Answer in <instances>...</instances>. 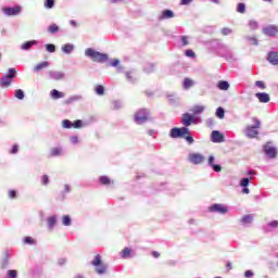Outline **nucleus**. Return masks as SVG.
<instances>
[{
	"instance_id": "obj_1",
	"label": "nucleus",
	"mask_w": 278,
	"mask_h": 278,
	"mask_svg": "<svg viewBox=\"0 0 278 278\" xmlns=\"http://www.w3.org/2000/svg\"><path fill=\"white\" fill-rule=\"evenodd\" d=\"M85 55L91 58L92 62L103 63L108 60V54L94 51L92 48H88L85 51Z\"/></svg>"
},
{
	"instance_id": "obj_2",
	"label": "nucleus",
	"mask_w": 278,
	"mask_h": 278,
	"mask_svg": "<svg viewBox=\"0 0 278 278\" xmlns=\"http://www.w3.org/2000/svg\"><path fill=\"white\" fill-rule=\"evenodd\" d=\"M85 55L91 58L92 62L103 63L108 60V54L94 51L92 48H88L85 51Z\"/></svg>"
},
{
	"instance_id": "obj_3",
	"label": "nucleus",
	"mask_w": 278,
	"mask_h": 278,
	"mask_svg": "<svg viewBox=\"0 0 278 278\" xmlns=\"http://www.w3.org/2000/svg\"><path fill=\"white\" fill-rule=\"evenodd\" d=\"M151 112L148 109H139L135 114H134V121L137 123V125H142L149 121Z\"/></svg>"
},
{
	"instance_id": "obj_4",
	"label": "nucleus",
	"mask_w": 278,
	"mask_h": 278,
	"mask_svg": "<svg viewBox=\"0 0 278 278\" xmlns=\"http://www.w3.org/2000/svg\"><path fill=\"white\" fill-rule=\"evenodd\" d=\"M16 77V70L15 68H9L8 74L2 76L0 80V86L2 88H9V86L12 84V79Z\"/></svg>"
},
{
	"instance_id": "obj_5",
	"label": "nucleus",
	"mask_w": 278,
	"mask_h": 278,
	"mask_svg": "<svg viewBox=\"0 0 278 278\" xmlns=\"http://www.w3.org/2000/svg\"><path fill=\"white\" fill-rule=\"evenodd\" d=\"M254 125L253 126H248L247 130H245V135L248 136V138H256L257 134H260L257 131V129H260L261 127V123L260 119H257L256 117L252 118Z\"/></svg>"
},
{
	"instance_id": "obj_6",
	"label": "nucleus",
	"mask_w": 278,
	"mask_h": 278,
	"mask_svg": "<svg viewBox=\"0 0 278 278\" xmlns=\"http://www.w3.org/2000/svg\"><path fill=\"white\" fill-rule=\"evenodd\" d=\"M91 264L96 267V273H98V275H103L105 270H108V266H105L101 260V254H97Z\"/></svg>"
},
{
	"instance_id": "obj_7",
	"label": "nucleus",
	"mask_w": 278,
	"mask_h": 278,
	"mask_svg": "<svg viewBox=\"0 0 278 278\" xmlns=\"http://www.w3.org/2000/svg\"><path fill=\"white\" fill-rule=\"evenodd\" d=\"M188 134H190V130L186 127H181V128H172L169 136L170 138H186V136H188Z\"/></svg>"
},
{
	"instance_id": "obj_8",
	"label": "nucleus",
	"mask_w": 278,
	"mask_h": 278,
	"mask_svg": "<svg viewBox=\"0 0 278 278\" xmlns=\"http://www.w3.org/2000/svg\"><path fill=\"white\" fill-rule=\"evenodd\" d=\"M208 210L214 214H227V212H229V208L227 207V205H224V204H213L210 206Z\"/></svg>"
},
{
	"instance_id": "obj_9",
	"label": "nucleus",
	"mask_w": 278,
	"mask_h": 278,
	"mask_svg": "<svg viewBox=\"0 0 278 278\" xmlns=\"http://www.w3.org/2000/svg\"><path fill=\"white\" fill-rule=\"evenodd\" d=\"M2 12L3 14H5V16H18V14H21V7L20 5H15L13 8H2Z\"/></svg>"
},
{
	"instance_id": "obj_10",
	"label": "nucleus",
	"mask_w": 278,
	"mask_h": 278,
	"mask_svg": "<svg viewBox=\"0 0 278 278\" xmlns=\"http://www.w3.org/2000/svg\"><path fill=\"white\" fill-rule=\"evenodd\" d=\"M189 162H191V164H203L205 156L201 153H191L189 154Z\"/></svg>"
},
{
	"instance_id": "obj_11",
	"label": "nucleus",
	"mask_w": 278,
	"mask_h": 278,
	"mask_svg": "<svg viewBox=\"0 0 278 278\" xmlns=\"http://www.w3.org/2000/svg\"><path fill=\"white\" fill-rule=\"evenodd\" d=\"M263 34H265V36L275 37L278 34V27L276 25H269L263 28Z\"/></svg>"
},
{
	"instance_id": "obj_12",
	"label": "nucleus",
	"mask_w": 278,
	"mask_h": 278,
	"mask_svg": "<svg viewBox=\"0 0 278 278\" xmlns=\"http://www.w3.org/2000/svg\"><path fill=\"white\" fill-rule=\"evenodd\" d=\"M264 153L265 155H268L270 160H275V157H277V150L270 144L264 146Z\"/></svg>"
},
{
	"instance_id": "obj_13",
	"label": "nucleus",
	"mask_w": 278,
	"mask_h": 278,
	"mask_svg": "<svg viewBox=\"0 0 278 278\" xmlns=\"http://www.w3.org/2000/svg\"><path fill=\"white\" fill-rule=\"evenodd\" d=\"M212 142H225V136L218 130H213L211 135Z\"/></svg>"
},
{
	"instance_id": "obj_14",
	"label": "nucleus",
	"mask_w": 278,
	"mask_h": 278,
	"mask_svg": "<svg viewBox=\"0 0 278 278\" xmlns=\"http://www.w3.org/2000/svg\"><path fill=\"white\" fill-rule=\"evenodd\" d=\"M267 60L269 64H273L274 66H278V53L277 52H269Z\"/></svg>"
},
{
	"instance_id": "obj_15",
	"label": "nucleus",
	"mask_w": 278,
	"mask_h": 278,
	"mask_svg": "<svg viewBox=\"0 0 278 278\" xmlns=\"http://www.w3.org/2000/svg\"><path fill=\"white\" fill-rule=\"evenodd\" d=\"M193 121H194V117L192 115L188 113L182 115V125H185V127H190Z\"/></svg>"
},
{
	"instance_id": "obj_16",
	"label": "nucleus",
	"mask_w": 278,
	"mask_h": 278,
	"mask_svg": "<svg viewBox=\"0 0 278 278\" xmlns=\"http://www.w3.org/2000/svg\"><path fill=\"white\" fill-rule=\"evenodd\" d=\"M255 97L258 99L260 103H268V101H270V96L266 92L256 93Z\"/></svg>"
},
{
	"instance_id": "obj_17",
	"label": "nucleus",
	"mask_w": 278,
	"mask_h": 278,
	"mask_svg": "<svg viewBox=\"0 0 278 278\" xmlns=\"http://www.w3.org/2000/svg\"><path fill=\"white\" fill-rule=\"evenodd\" d=\"M51 99L58 100V99H64V92L58 91L56 89H52L50 91Z\"/></svg>"
},
{
	"instance_id": "obj_18",
	"label": "nucleus",
	"mask_w": 278,
	"mask_h": 278,
	"mask_svg": "<svg viewBox=\"0 0 278 278\" xmlns=\"http://www.w3.org/2000/svg\"><path fill=\"white\" fill-rule=\"evenodd\" d=\"M62 155V148H52L49 152V157H60Z\"/></svg>"
},
{
	"instance_id": "obj_19",
	"label": "nucleus",
	"mask_w": 278,
	"mask_h": 278,
	"mask_svg": "<svg viewBox=\"0 0 278 278\" xmlns=\"http://www.w3.org/2000/svg\"><path fill=\"white\" fill-rule=\"evenodd\" d=\"M204 111H205V106H203V105H195V106L191 108V110H190V112H192V114L194 116L201 114Z\"/></svg>"
},
{
	"instance_id": "obj_20",
	"label": "nucleus",
	"mask_w": 278,
	"mask_h": 278,
	"mask_svg": "<svg viewBox=\"0 0 278 278\" xmlns=\"http://www.w3.org/2000/svg\"><path fill=\"white\" fill-rule=\"evenodd\" d=\"M131 253H132V250L129 249V248H124L121 252V257H123V260H127L129 257H131Z\"/></svg>"
},
{
	"instance_id": "obj_21",
	"label": "nucleus",
	"mask_w": 278,
	"mask_h": 278,
	"mask_svg": "<svg viewBox=\"0 0 278 278\" xmlns=\"http://www.w3.org/2000/svg\"><path fill=\"white\" fill-rule=\"evenodd\" d=\"M174 17H175V13H173L172 10H165L162 13L161 21H164L165 18H174Z\"/></svg>"
},
{
	"instance_id": "obj_22",
	"label": "nucleus",
	"mask_w": 278,
	"mask_h": 278,
	"mask_svg": "<svg viewBox=\"0 0 278 278\" xmlns=\"http://www.w3.org/2000/svg\"><path fill=\"white\" fill-rule=\"evenodd\" d=\"M240 223H242V225H251L253 223V215H244L240 219Z\"/></svg>"
},
{
	"instance_id": "obj_23",
	"label": "nucleus",
	"mask_w": 278,
	"mask_h": 278,
	"mask_svg": "<svg viewBox=\"0 0 278 278\" xmlns=\"http://www.w3.org/2000/svg\"><path fill=\"white\" fill-rule=\"evenodd\" d=\"M47 223H48V228L51 231L53 227H55V223H58V219L55 218V216H51V217H48Z\"/></svg>"
},
{
	"instance_id": "obj_24",
	"label": "nucleus",
	"mask_w": 278,
	"mask_h": 278,
	"mask_svg": "<svg viewBox=\"0 0 278 278\" xmlns=\"http://www.w3.org/2000/svg\"><path fill=\"white\" fill-rule=\"evenodd\" d=\"M217 88L219 90H229V83L227 80H220L218 84H217Z\"/></svg>"
},
{
	"instance_id": "obj_25",
	"label": "nucleus",
	"mask_w": 278,
	"mask_h": 278,
	"mask_svg": "<svg viewBox=\"0 0 278 278\" xmlns=\"http://www.w3.org/2000/svg\"><path fill=\"white\" fill-rule=\"evenodd\" d=\"M192 86H194V80L193 79H190V78H185L184 80V88L186 90L192 88Z\"/></svg>"
},
{
	"instance_id": "obj_26",
	"label": "nucleus",
	"mask_w": 278,
	"mask_h": 278,
	"mask_svg": "<svg viewBox=\"0 0 278 278\" xmlns=\"http://www.w3.org/2000/svg\"><path fill=\"white\" fill-rule=\"evenodd\" d=\"M47 66H49V62L43 61V62L37 64L34 68V71H36L38 73L39 71H42V68H47Z\"/></svg>"
},
{
	"instance_id": "obj_27",
	"label": "nucleus",
	"mask_w": 278,
	"mask_h": 278,
	"mask_svg": "<svg viewBox=\"0 0 278 278\" xmlns=\"http://www.w3.org/2000/svg\"><path fill=\"white\" fill-rule=\"evenodd\" d=\"M48 31L49 34H58V31H60V26H58V24H51L48 27Z\"/></svg>"
},
{
	"instance_id": "obj_28",
	"label": "nucleus",
	"mask_w": 278,
	"mask_h": 278,
	"mask_svg": "<svg viewBox=\"0 0 278 278\" xmlns=\"http://www.w3.org/2000/svg\"><path fill=\"white\" fill-rule=\"evenodd\" d=\"M100 184H102V186H110V184H112V180L108 176H101Z\"/></svg>"
},
{
	"instance_id": "obj_29",
	"label": "nucleus",
	"mask_w": 278,
	"mask_h": 278,
	"mask_svg": "<svg viewBox=\"0 0 278 278\" xmlns=\"http://www.w3.org/2000/svg\"><path fill=\"white\" fill-rule=\"evenodd\" d=\"M96 94H99L100 97H102V94H105V88H103V86L98 85L94 88Z\"/></svg>"
},
{
	"instance_id": "obj_30",
	"label": "nucleus",
	"mask_w": 278,
	"mask_h": 278,
	"mask_svg": "<svg viewBox=\"0 0 278 278\" xmlns=\"http://www.w3.org/2000/svg\"><path fill=\"white\" fill-rule=\"evenodd\" d=\"M62 223H63V225L65 226V227H71V216H68V215H64L63 217H62Z\"/></svg>"
},
{
	"instance_id": "obj_31",
	"label": "nucleus",
	"mask_w": 278,
	"mask_h": 278,
	"mask_svg": "<svg viewBox=\"0 0 278 278\" xmlns=\"http://www.w3.org/2000/svg\"><path fill=\"white\" fill-rule=\"evenodd\" d=\"M237 12H239V14H244V12H247V5L244 3H239L237 5Z\"/></svg>"
},
{
	"instance_id": "obj_32",
	"label": "nucleus",
	"mask_w": 278,
	"mask_h": 278,
	"mask_svg": "<svg viewBox=\"0 0 278 278\" xmlns=\"http://www.w3.org/2000/svg\"><path fill=\"white\" fill-rule=\"evenodd\" d=\"M62 51L64 53H71V51H73V46L71 43H66L62 47Z\"/></svg>"
},
{
	"instance_id": "obj_33",
	"label": "nucleus",
	"mask_w": 278,
	"mask_h": 278,
	"mask_svg": "<svg viewBox=\"0 0 278 278\" xmlns=\"http://www.w3.org/2000/svg\"><path fill=\"white\" fill-rule=\"evenodd\" d=\"M53 5H55V0H46L45 1V8H47L48 10H51V8H53Z\"/></svg>"
},
{
	"instance_id": "obj_34",
	"label": "nucleus",
	"mask_w": 278,
	"mask_h": 278,
	"mask_svg": "<svg viewBox=\"0 0 278 278\" xmlns=\"http://www.w3.org/2000/svg\"><path fill=\"white\" fill-rule=\"evenodd\" d=\"M62 127H63L64 129H71V127H73V123H71V121H68V119H64V121L62 122Z\"/></svg>"
},
{
	"instance_id": "obj_35",
	"label": "nucleus",
	"mask_w": 278,
	"mask_h": 278,
	"mask_svg": "<svg viewBox=\"0 0 278 278\" xmlns=\"http://www.w3.org/2000/svg\"><path fill=\"white\" fill-rule=\"evenodd\" d=\"M216 116H217L218 118H225V110H224L223 108H218V109L216 110Z\"/></svg>"
},
{
	"instance_id": "obj_36",
	"label": "nucleus",
	"mask_w": 278,
	"mask_h": 278,
	"mask_svg": "<svg viewBox=\"0 0 278 278\" xmlns=\"http://www.w3.org/2000/svg\"><path fill=\"white\" fill-rule=\"evenodd\" d=\"M46 49L49 53H55V45L47 43Z\"/></svg>"
},
{
	"instance_id": "obj_37",
	"label": "nucleus",
	"mask_w": 278,
	"mask_h": 278,
	"mask_svg": "<svg viewBox=\"0 0 278 278\" xmlns=\"http://www.w3.org/2000/svg\"><path fill=\"white\" fill-rule=\"evenodd\" d=\"M15 97L16 99L23 100L25 99V93L21 89H17L15 90Z\"/></svg>"
},
{
	"instance_id": "obj_38",
	"label": "nucleus",
	"mask_w": 278,
	"mask_h": 278,
	"mask_svg": "<svg viewBox=\"0 0 278 278\" xmlns=\"http://www.w3.org/2000/svg\"><path fill=\"white\" fill-rule=\"evenodd\" d=\"M255 86H257V88H261V90H266V85L262 80H257L255 83Z\"/></svg>"
},
{
	"instance_id": "obj_39",
	"label": "nucleus",
	"mask_w": 278,
	"mask_h": 278,
	"mask_svg": "<svg viewBox=\"0 0 278 278\" xmlns=\"http://www.w3.org/2000/svg\"><path fill=\"white\" fill-rule=\"evenodd\" d=\"M72 127H73L74 129H80V127H81V121H80V119L75 121V122L72 124Z\"/></svg>"
},
{
	"instance_id": "obj_40",
	"label": "nucleus",
	"mask_w": 278,
	"mask_h": 278,
	"mask_svg": "<svg viewBox=\"0 0 278 278\" xmlns=\"http://www.w3.org/2000/svg\"><path fill=\"white\" fill-rule=\"evenodd\" d=\"M182 138H185L187 140L188 144H193L194 143V138H192V136H190V134L186 135Z\"/></svg>"
},
{
	"instance_id": "obj_41",
	"label": "nucleus",
	"mask_w": 278,
	"mask_h": 278,
	"mask_svg": "<svg viewBox=\"0 0 278 278\" xmlns=\"http://www.w3.org/2000/svg\"><path fill=\"white\" fill-rule=\"evenodd\" d=\"M31 47H34V42L31 41H27L22 46V49L27 50V49H31Z\"/></svg>"
},
{
	"instance_id": "obj_42",
	"label": "nucleus",
	"mask_w": 278,
	"mask_h": 278,
	"mask_svg": "<svg viewBox=\"0 0 278 278\" xmlns=\"http://www.w3.org/2000/svg\"><path fill=\"white\" fill-rule=\"evenodd\" d=\"M250 179L249 178H242L240 181V186H242V188H247V186H249Z\"/></svg>"
},
{
	"instance_id": "obj_43",
	"label": "nucleus",
	"mask_w": 278,
	"mask_h": 278,
	"mask_svg": "<svg viewBox=\"0 0 278 278\" xmlns=\"http://www.w3.org/2000/svg\"><path fill=\"white\" fill-rule=\"evenodd\" d=\"M41 182H42V186H48L49 185V176L48 175H43L41 177Z\"/></svg>"
},
{
	"instance_id": "obj_44",
	"label": "nucleus",
	"mask_w": 278,
	"mask_h": 278,
	"mask_svg": "<svg viewBox=\"0 0 278 278\" xmlns=\"http://www.w3.org/2000/svg\"><path fill=\"white\" fill-rule=\"evenodd\" d=\"M222 34L223 36H229V34H231V28H223Z\"/></svg>"
},
{
	"instance_id": "obj_45",
	"label": "nucleus",
	"mask_w": 278,
	"mask_h": 278,
	"mask_svg": "<svg viewBox=\"0 0 278 278\" xmlns=\"http://www.w3.org/2000/svg\"><path fill=\"white\" fill-rule=\"evenodd\" d=\"M186 55L187 58H195L194 51L190 49L186 51Z\"/></svg>"
},
{
	"instance_id": "obj_46",
	"label": "nucleus",
	"mask_w": 278,
	"mask_h": 278,
	"mask_svg": "<svg viewBox=\"0 0 278 278\" xmlns=\"http://www.w3.org/2000/svg\"><path fill=\"white\" fill-rule=\"evenodd\" d=\"M212 167H213V170H215V173H220V170H223V167L220 165L214 164L212 165Z\"/></svg>"
},
{
	"instance_id": "obj_47",
	"label": "nucleus",
	"mask_w": 278,
	"mask_h": 278,
	"mask_svg": "<svg viewBox=\"0 0 278 278\" xmlns=\"http://www.w3.org/2000/svg\"><path fill=\"white\" fill-rule=\"evenodd\" d=\"M24 242H25V244H34V238H31V237H26V238L24 239Z\"/></svg>"
},
{
	"instance_id": "obj_48",
	"label": "nucleus",
	"mask_w": 278,
	"mask_h": 278,
	"mask_svg": "<svg viewBox=\"0 0 278 278\" xmlns=\"http://www.w3.org/2000/svg\"><path fill=\"white\" fill-rule=\"evenodd\" d=\"M9 199H16V190L9 191Z\"/></svg>"
},
{
	"instance_id": "obj_49",
	"label": "nucleus",
	"mask_w": 278,
	"mask_h": 278,
	"mask_svg": "<svg viewBox=\"0 0 278 278\" xmlns=\"http://www.w3.org/2000/svg\"><path fill=\"white\" fill-rule=\"evenodd\" d=\"M181 42H182V47H187V45H189L188 37L187 36H182L181 37Z\"/></svg>"
},
{
	"instance_id": "obj_50",
	"label": "nucleus",
	"mask_w": 278,
	"mask_h": 278,
	"mask_svg": "<svg viewBox=\"0 0 278 278\" xmlns=\"http://www.w3.org/2000/svg\"><path fill=\"white\" fill-rule=\"evenodd\" d=\"M126 77H127L128 81H134V73L127 72Z\"/></svg>"
},
{
	"instance_id": "obj_51",
	"label": "nucleus",
	"mask_w": 278,
	"mask_h": 278,
	"mask_svg": "<svg viewBox=\"0 0 278 278\" xmlns=\"http://www.w3.org/2000/svg\"><path fill=\"white\" fill-rule=\"evenodd\" d=\"M8 275H9L10 278H16V270L11 269V270L8 271Z\"/></svg>"
},
{
	"instance_id": "obj_52",
	"label": "nucleus",
	"mask_w": 278,
	"mask_h": 278,
	"mask_svg": "<svg viewBox=\"0 0 278 278\" xmlns=\"http://www.w3.org/2000/svg\"><path fill=\"white\" fill-rule=\"evenodd\" d=\"M11 153H12L13 155L16 154V153H18V146H17V144H14V146L12 147Z\"/></svg>"
},
{
	"instance_id": "obj_53",
	"label": "nucleus",
	"mask_w": 278,
	"mask_h": 278,
	"mask_svg": "<svg viewBox=\"0 0 278 278\" xmlns=\"http://www.w3.org/2000/svg\"><path fill=\"white\" fill-rule=\"evenodd\" d=\"M189 3H192V0H180V5H189Z\"/></svg>"
},
{
	"instance_id": "obj_54",
	"label": "nucleus",
	"mask_w": 278,
	"mask_h": 278,
	"mask_svg": "<svg viewBox=\"0 0 278 278\" xmlns=\"http://www.w3.org/2000/svg\"><path fill=\"white\" fill-rule=\"evenodd\" d=\"M244 277H247V278L253 277V271L247 270V271L244 273Z\"/></svg>"
},
{
	"instance_id": "obj_55",
	"label": "nucleus",
	"mask_w": 278,
	"mask_h": 278,
	"mask_svg": "<svg viewBox=\"0 0 278 278\" xmlns=\"http://www.w3.org/2000/svg\"><path fill=\"white\" fill-rule=\"evenodd\" d=\"M269 227L277 228L278 227V222L277 220H273L271 223H269Z\"/></svg>"
},
{
	"instance_id": "obj_56",
	"label": "nucleus",
	"mask_w": 278,
	"mask_h": 278,
	"mask_svg": "<svg viewBox=\"0 0 278 278\" xmlns=\"http://www.w3.org/2000/svg\"><path fill=\"white\" fill-rule=\"evenodd\" d=\"M208 164H210L211 166L214 165V156H210V157H208Z\"/></svg>"
},
{
	"instance_id": "obj_57",
	"label": "nucleus",
	"mask_w": 278,
	"mask_h": 278,
	"mask_svg": "<svg viewBox=\"0 0 278 278\" xmlns=\"http://www.w3.org/2000/svg\"><path fill=\"white\" fill-rule=\"evenodd\" d=\"M111 66H118V59H115L112 63Z\"/></svg>"
},
{
	"instance_id": "obj_58",
	"label": "nucleus",
	"mask_w": 278,
	"mask_h": 278,
	"mask_svg": "<svg viewBox=\"0 0 278 278\" xmlns=\"http://www.w3.org/2000/svg\"><path fill=\"white\" fill-rule=\"evenodd\" d=\"M152 255H153V257L157 258V257H160V252L153 251V252H152Z\"/></svg>"
},
{
	"instance_id": "obj_59",
	"label": "nucleus",
	"mask_w": 278,
	"mask_h": 278,
	"mask_svg": "<svg viewBox=\"0 0 278 278\" xmlns=\"http://www.w3.org/2000/svg\"><path fill=\"white\" fill-rule=\"evenodd\" d=\"M242 192H243V194H249L250 190H249V188H243Z\"/></svg>"
},
{
	"instance_id": "obj_60",
	"label": "nucleus",
	"mask_w": 278,
	"mask_h": 278,
	"mask_svg": "<svg viewBox=\"0 0 278 278\" xmlns=\"http://www.w3.org/2000/svg\"><path fill=\"white\" fill-rule=\"evenodd\" d=\"M227 267L231 270V263H228Z\"/></svg>"
},
{
	"instance_id": "obj_61",
	"label": "nucleus",
	"mask_w": 278,
	"mask_h": 278,
	"mask_svg": "<svg viewBox=\"0 0 278 278\" xmlns=\"http://www.w3.org/2000/svg\"><path fill=\"white\" fill-rule=\"evenodd\" d=\"M213 3H219V0H212Z\"/></svg>"
},
{
	"instance_id": "obj_62",
	"label": "nucleus",
	"mask_w": 278,
	"mask_h": 278,
	"mask_svg": "<svg viewBox=\"0 0 278 278\" xmlns=\"http://www.w3.org/2000/svg\"><path fill=\"white\" fill-rule=\"evenodd\" d=\"M71 101H73V98H71L70 100L65 101V103H71Z\"/></svg>"
},
{
	"instance_id": "obj_63",
	"label": "nucleus",
	"mask_w": 278,
	"mask_h": 278,
	"mask_svg": "<svg viewBox=\"0 0 278 278\" xmlns=\"http://www.w3.org/2000/svg\"><path fill=\"white\" fill-rule=\"evenodd\" d=\"M263 1H266L267 3H271L273 2V0H263Z\"/></svg>"
}]
</instances>
